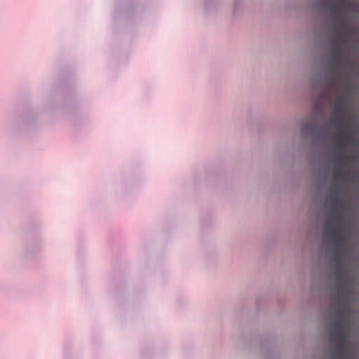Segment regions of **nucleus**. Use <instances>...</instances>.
<instances>
[{
  "label": "nucleus",
  "mask_w": 359,
  "mask_h": 359,
  "mask_svg": "<svg viewBox=\"0 0 359 359\" xmlns=\"http://www.w3.org/2000/svg\"><path fill=\"white\" fill-rule=\"evenodd\" d=\"M358 177H359V175H358Z\"/></svg>",
  "instance_id": "423d86ee"
},
{
  "label": "nucleus",
  "mask_w": 359,
  "mask_h": 359,
  "mask_svg": "<svg viewBox=\"0 0 359 359\" xmlns=\"http://www.w3.org/2000/svg\"><path fill=\"white\" fill-rule=\"evenodd\" d=\"M327 344L323 359H358L359 350L353 337L359 332L356 318H320Z\"/></svg>",
  "instance_id": "f03ea898"
},
{
  "label": "nucleus",
  "mask_w": 359,
  "mask_h": 359,
  "mask_svg": "<svg viewBox=\"0 0 359 359\" xmlns=\"http://www.w3.org/2000/svg\"><path fill=\"white\" fill-rule=\"evenodd\" d=\"M350 62L348 55H325L320 70L313 69L310 81L313 90L322 92L325 89L337 95V100H331L332 115L328 122L321 123L319 118L321 110H316L315 117L302 124L304 142L306 137L311 140L313 151L319 150L331 140L335 148L329 154V161L325 167H320L319 190L325 191V206L327 219L324 225V241L320 248L321 259L327 262L328 277L327 287L330 294L331 305L324 311L320 318H356L359 309L355 306L353 294V278L346 261L351 256L350 232L353 223L347 224L348 231L343 232L339 220V190L341 180L346 175L343 168L346 160V150L349 146L359 144V140L351 131L350 122L346 118V97L339 95L340 85L345 65Z\"/></svg>",
  "instance_id": "f257e3e1"
},
{
  "label": "nucleus",
  "mask_w": 359,
  "mask_h": 359,
  "mask_svg": "<svg viewBox=\"0 0 359 359\" xmlns=\"http://www.w3.org/2000/svg\"><path fill=\"white\" fill-rule=\"evenodd\" d=\"M205 8L209 11L215 8L217 6V0H204Z\"/></svg>",
  "instance_id": "20e7f679"
},
{
  "label": "nucleus",
  "mask_w": 359,
  "mask_h": 359,
  "mask_svg": "<svg viewBox=\"0 0 359 359\" xmlns=\"http://www.w3.org/2000/svg\"><path fill=\"white\" fill-rule=\"evenodd\" d=\"M38 118V114L34 110L27 111L22 116V119L24 123L30 124L34 122Z\"/></svg>",
  "instance_id": "7ed1b4c3"
},
{
  "label": "nucleus",
  "mask_w": 359,
  "mask_h": 359,
  "mask_svg": "<svg viewBox=\"0 0 359 359\" xmlns=\"http://www.w3.org/2000/svg\"><path fill=\"white\" fill-rule=\"evenodd\" d=\"M29 254H30V253H29V252L28 251V252H27V256H29V255H30Z\"/></svg>",
  "instance_id": "39448f33"
}]
</instances>
